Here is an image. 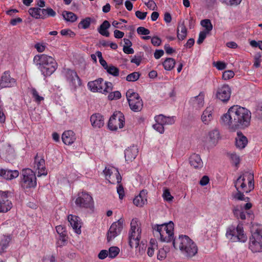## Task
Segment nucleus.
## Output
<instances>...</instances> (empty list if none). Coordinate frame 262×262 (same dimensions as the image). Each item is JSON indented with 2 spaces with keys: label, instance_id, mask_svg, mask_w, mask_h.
I'll list each match as a JSON object with an SVG mask.
<instances>
[{
  "label": "nucleus",
  "instance_id": "obj_1",
  "mask_svg": "<svg viewBox=\"0 0 262 262\" xmlns=\"http://www.w3.org/2000/svg\"><path fill=\"white\" fill-rule=\"evenodd\" d=\"M251 113L245 107L236 105L230 107L227 113L222 117L224 125L235 130L247 127L250 123Z\"/></svg>",
  "mask_w": 262,
  "mask_h": 262
},
{
  "label": "nucleus",
  "instance_id": "obj_2",
  "mask_svg": "<svg viewBox=\"0 0 262 262\" xmlns=\"http://www.w3.org/2000/svg\"><path fill=\"white\" fill-rule=\"evenodd\" d=\"M172 244L176 249H179L181 254L188 259L192 258L198 253V246L187 235H180L178 238L173 241Z\"/></svg>",
  "mask_w": 262,
  "mask_h": 262
},
{
  "label": "nucleus",
  "instance_id": "obj_3",
  "mask_svg": "<svg viewBox=\"0 0 262 262\" xmlns=\"http://www.w3.org/2000/svg\"><path fill=\"white\" fill-rule=\"evenodd\" d=\"M33 62L40 71L45 77L50 76L58 68V64L55 59L45 54L35 55Z\"/></svg>",
  "mask_w": 262,
  "mask_h": 262
},
{
  "label": "nucleus",
  "instance_id": "obj_4",
  "mask_svg": "<svg viewBox=\"0 0 262 262\" xmlns=\"http://www.w3.org/2000/svg\"><path fill=\"white\" fill-rule=\"evenodd\" d=\"M154 234L160 238L161 242H170L174 239V224L171 221L161 225H156L153 227Z\"/></svg>",
  "mask_w": 262,
  "mask_h": 262
},
{
  "label": "nucleus",
  "instance_id": "obj_5",
  "mask_svg": "<svg viewBox=\"0 0 262 262\" xmlns=\"http://www.w3.org/2000/svg\"><path fill=\"white\" fill-rule=\"evenodd\" d=\"M237 190H241L243 192L248 193L254 188V176L251 173H246L240 176L235 182Z\"/></svg>",
  "mask_w": 262,
  "mask_h": 262
},
{
  "label": "nucleus",
  "instance_id": "obj_6",
  "mask_svg": "<svg viewBox=\"0 0 262 262\" xmlns=\"http://www.w3.org/2000/svg\"><path fill=\"white\" fill-rule=\"evenodd\" d=\"M137 219H133L130 223L129 232V245L131 248H138L141 239V228Z\"/></svg>",
  "mask_w": 262,
  "mask_h": 262
},
{
  "label": "nucleus",
  "instance_id": "obj_7",
  "mask_svg": "<svg viewBox=\"0 0 262 262\" xmlns=\"http://www.w3.org/2000/svg\"><path fill=\"white\" fill-rule=\"evenodd\" d=\"M249 249L253 253L262 252V225L257 226L249 238Z\"/></svg>",
  "mask_w": 262,
  "mask_h": 262
},
{
  "label": "nucleus",
  "instance_id": "obj_8",
  "mask_svg": "<svg viewBox=\"0 0 262 262\" xmlns=\"http://www.w3.org/2000/svg\"><path fill=\"white\" fill-rule=\"evenodd\" d=\"M226 236L232 242L245 243L247 240V236L244 233L243 227L240 225H238L236 228L233 226L228 228Z\"/></svg>",
  "mask_w": 262,
  "mask_h": 262
},
{
  "label": "nucleus",
  "instance_id": "obj_9",
  "mask_svg": "<svg viewBox=\"0 0 262 262\" xmlns=\"http://www.w3.org/2000/svg\"><path fill=\"white\" fill-rule=\"evenodd\" d=\"M75 203L77 207L84 209H92L94 205L92 195L86 191L78 193Z\"/></svg>",
  "mask_w": 262,
  "mask_h": 262
},
{
  "label": "nucleus",
  "instance_id": "obj_10",
  "mask_svg": "<svg viewBox=\"0 0 262 262\" xmlns=\"http://www.w3.org/2000/svg\"><path fill=\"white\" fill-rule=\"evenodd\" d=\"M21 187L24 189L34 188L36 186V177L35 173L30 168L23 169L21 171Z\"/></svg>",
  "mask_w": 262,
  "mask_h": 262
},
{
  "label": "nucleus",
  "instance_id": "obj_11",
  "mask_svg": "<svg viewBox=\"0 0 262 262\" xmlns=\"http://www.w3.org/2000/svg\"><path fill=\"white\" fill-rule=\"evenodd\" d=\"M126 96L130 107L134 112H139L141 110L143 106V102L139 94L134 92L133 90H128Z\"/></svg>",
  "mask_w": 262,
  "mask_h": 262
},
{
  "label": "nucleus",
  "instance_id": "obj_12",
  "mask_svg": "<svg viewBox=\"0 0 262 262\" xmlns=\"http://www.w3.org/2000/svg\"><path fill=\"white\" fill-rule=\"evenodd\" d=\"M124 122L125 118L123 113L120 111L115 112L110 118L108 128L111 130H116L118 128H122Z\"/></svg>",
  "mask_w": 262,
  "mask_h": 262
},
{
  "label": "nucleus",
  "instance_id": "obj_13",
  "mask_svg": "<svg viewBox=\"0 0 262 262\" xmlns=\"http://www.w3.org/2000/svg\"><path fill=\"white\" fill-rule=\"evenodd\" d=\"M62 74L70 86L76 89L81 85V79L75 70L69 68L64 69Z\"/></svg>",
  "mask_w": 262,
  "mask_h": 262
},
{
  "label": "nucleus",
  "instance_id": "obj_14",
  "mask_svg": "<svg viewBox=\"0 0 262 262\" xmlns=\"http://www.w3.org/2000/svg\"><path fill=\"white\" fill-rule=\"evenodd\" d=\"M105 179L111 184L120 183L122 178L118 169L114 167H106L103 170Z\"/></svg>",
  "mask_w": 262,
  "mask_h": 262
},
{
  "label": "nucleus",
  "instance_id": "obj_15",
  "mask_svg": "<svg viewBox=\"0 0 262 262\" xmlns=\"http://www.w3.org/2000/svg\"><path fill=\"white\" fill-rule=\"evenodd\" d=\"M123 222L124 220L120 219L112 224L107 232V239L108 242L111 241L120 233L123 229Z\"/></svg>",
  "mask_w": 262,
  "mask_h": 262
},
{
  "label": "nucleus",
  "instance_id": "obj_16",
  "mask_svg": "<svg viewBox=\"0 0 262 262\" xmlns=\"http://www.w3.org/2000/svg\"><path fill=\"white\" fill-rule=\"evenodd\" d=\"M8 191L0 190V212H6L12 208V204L8 199Z\"/></svg>",
  "mask_w": 262,
  "mask_h": 262
},
{
  "label": "nucleus",
  "instance_id": "obj_17",
  "mask_svg": "<svg viewBox=\"0 0 262 262\" xmlns=\"http://www.w3.org/2000/svg\"><path fill=\"white\" fill-rule=\"evenodd\" d=\"M34 168L37 170V176H46L47 170L45 166V161L43 157L38 154L34 158Z\"/></svg>",
  "mask_w": 262,
  "mask_h": 262
},
{
  "label": "nucleus",
  "instance_id": "obj_18",
  "mask_svg": "<svg viewBox=\"0 0 262 262\" xmlns=\"http://www.w3.org/2000/svg\"><path fill=\"white\" fill-rule=\"evenodd\" d=\"M231 90L227 84H224L219 88L216 92V97L223 102L228 101L231 96Z\"/></svg>",
  "mask_w": 262,
  "mask_h": 262
},
{
  "label": "nucleus",
  "instance_id": "obj_19",
  "mask_svg": "<svg viewBox=\"0 0 262 262\" xmlns=\"http://www.w3.org/2000/svg\"><path fill=\"white\" fill-rule=\"evenodd\" d=\"M15 83L14 78L10 77L9 72H5L0 80V89L9 88L13 86Z\"/></svg>",
  "mask_w": 262,
  "mask_h": 262
},
{
  "label": "nucleus",
  "instance_id": "obj_20",
  "mask_svg": "<svg viewBox=\"0 0 262 262\" xmlns=\"http://www.w3.org/2000/svg\"><path fill=\"white\" fill-rule=\"evenodd\" d=\"M103 79L101 78L93 81H90L88 83L89 89L93 92L103 93Z\"/></svg>",
  "mask_w": 262,
  "mask_h": 262
},
{
  "label": "nucleus",
  "instance_id": "obj_21",
  "mask_svg": "<svg viewBox=\"0 0 262 262\" xmlns=\"http://www.w3.org/2000/svg\"><path fill=\"white\" fill-rule=\"evenodd\" d=\"M147 191L143 189L141 190L139 195L136 196L133 200V203L137 207H143L147 203Z\"/></svg>",
  "mask_w": 262,
  "mask_h": 262
},
{
  "label": "nucleus",
  "instance_id": "obj_22",
  "mask_svg": "<svg viewBox=\"0 0 262 262\" xmlns=\"http://www.w3.org/2000/svg\"><path fill=\"white\" fill-rule=\"evenodd\" d=\"M91 124L94 128H101L104 124L103 116L99 113L93 114L90 118Z\"/></svg>",
  "mask_w": 262,
  "mask_h": 262
},
{
  "label": "nucleus",
  "instance_id": "obj_23",
  "mask_svg": "<svg viewBox=\"0 0 262 262\" xmlns=\"http://www.w3.org/2000/svg\"><path fill=\"white\" fill-rule=\"evenodd\" d=\"M214 107L212 105H209L204 111L201 116V120L205 124H208L213 119V112Z\"/></svg>",
  "mask_w": 262,
  "mask_h": 262
},
{
  "label": "nucleus",
  "instance_id": "obj_24",
  "mask_svg": "<svg viewBox=\"0 0 262 262\" xmlns=\"http://www.w3.org/2000/svg\"><path fill=\"white\" fill-rule=\"evenodd\" d=\"M68 219L74 231L77 234H80L81 231L80 223L79 220V217L77 216L70 214L68 215Z\"/></svg>",
  "mask_w": 262,
  "mask_h": 262
},
{
  "label": "nucleus",
  "instance_id": "obj_25",
  "mask_svg": "<svg viewBox=\"0 0 262 262\" xmlns=\"http://www.w3.org/2000/svg\"><path fill=\"white\" fill-rule=\"evenodd\" d=\"M138 153V149L136 146H132L126 149L124 151L125 160L132 161L136 158Z\"/></svg>",
  "mask_w": 262,
  "mask_h": 262
},
{
  "label": "nucleus",
  "instance_id": "obj_26",
  "mask_svg": "<svg viewBox=\"0 0 262 262\" xmlns=\"http://www.w3.org/2000/svg\"><path fill=\"white\" fill-rule=\"evenodd\" d=\"M61 138L65 144L70 145L73 144L76 140L75 134L72 130H67L63 132Z\"/></svg>",
  "mask_w": 262,
  "mask_h": 262
},
{
  "label": "nucleus",
  "instance_id": "obj_27",
  "mask_svg": "<svg viewBox=\"0 0 262 262\" xmlns=\"http://www.w3.org/2000/svg\"><path fill=\"white\" fill-rule=\"evenodd\" d=\"M189 163L195 169H201L203 166V163L200 155L196 154H193L190 156Z\"/></svg>",
  "mask_w": 262,
  "mask_h": 262
},
{
  "label": "nucleus",
  "instance_id": "obj_28",
  "mask_svg": "<svg viewBox=\"0 0 262 262\" xmlns=\"http://www.w3.org/2000/svg\"><path fill=\"white\" fill-rule=\"evenodd\" d=\"M0 175L6 180H11L19 176V172L17 170H12L1 169L0 170Z\"/></svg>",
  "mask_w": 262,
  "mask_h": 262
},
{
  "label": "nucleus",
  "instance_id": "obj_29",
  "mask_svg": "<svg viewBox=\"0 0 262 262\" xmlns=\"http://www.w3.org/2000/svg\"><path fill=\"white\" fill-rule=\"evenodd\" d=\"M235 140L236 146L239 149L245 148L248 143L247 138L241 132H237Z\"/></svg>",
  "mask_w": 262,
  "mask_h": 262
},
{
  "label": "nucleus",
  "instance_id": "obj_30",
  "mask_svg": "<svg viewBox=\"0 0 262 262\" xmlns=\"http://www.w3.org/2000/svg\"><path fill=\"white\" fill-rule=\"evenodd\" d=\"M57 233L59 235V240L63 244L67 241L68 235L66 227L62 225H58L56 227Z\"/></svg>",
  "mask_w": 262,
  "mask_h": 262
},
{
  "label": "nucleus",
  "instance_id": "obj_31",
  "mask_svg": "<svg viewBox=\"0 0 262 262\" xmlns=\"http://www.w3.org/2000/svg\"><path fill=\"white\" fill-rule=\"evenodd\" d=\"M204 95L200 93L198 96L191 98V101L194 107L200 109L204 104Z\"/></svg>",
  "mask_w": 262,
  "mask_h": 262
},
{
  "label": "nucleus",
  "instance_id": "obj_32",
  "mask_svg": "<svg viewBox=\"0 0 262 262\" xmlns=\"http://www.w3.org/2000/svg\"><path fill=\"white\" fill-rule=\"evenodd\" d=\"M110 24L107 20H104L98 29V32L102 36L109 37L110 33L107 30L110 27Z\"/></svg>",
  "mask_w": 262,
  "mask_h": 262
},
{
  "label": "nucleus",
  "instance_id": "obj_33",
  "mask_svg": "<svg viewBox=\"0 0 262 262\" xmlns=\"http://www.w3.org/2000/svg\"><path fill=\"white\" fill-rule=\"evenodd\" d=\"M187 29L183 23L179 25L177 29V37L180 40H184L187 36Z\"/></svg>",
  "mask_w": 262,
  "mask_h": 262
},
{
  "label": "nucleus",
  "instance_id": "obj_34",
  "mask_svg": "<svg viewBox=\"0 0 262 262\" xmlns=\"http://www.w3.org/2000/svg\"><path fill=\"white\" fill-rule=\"evenodd\" d=\"M208 141L212 144L214 145L216 144L220 138V133L218 130L214 129L210 132L208 134Z\"/></svg>",
  "mask_w": 262,
  "mask_h": 262
},
{
  "label": "nucleus",
  "instance_id": "obj_35",
  "mask_svg": "<svg viewBox=\"0 0 262 262\" xmlns=\"http://www.w3.org/2000/svg\"><path fill=\"white\" fill-rule=\"evenodd\" d=\"M175 64L176 61L172 58H167L162 63L164 69L167 71L171 70L174 68Z\"/></svg>",
  "mask_w": 262,
  "mask_h": 262
},
{
  "label": "nucleus",
  "instance_id": "obj_36",
  "mask_svg": "<svg viewBox=\"0 0 262 262\" xmlns=\"http://www.w3.org/2000/svg\"><path fill=\"white\" fill-rule=\"evenodd\" d=\"M11 241L10 236H4L0 241V254L5 251Z\"/></svg>",
  "mask_w": 262,
  "mask_h": 262
},
{
  "label": "nucleus",
  "instance_id": "obj_37",
  "mask_svg": "<svg viewBox=\"0 0 262 262\" xmlns=\"http://www.w3.org/2000/svg\"><path fill=\"white\" fill-rule=\"evenodd\" d=\"M41 18L45 19L47 17H54L56 13L51 8L41 9Z\"/></svg>",
  "mask_w": 262,
  "mask_h": 262
},
{
  "label": "nucleus",
  "instance_id": "obj_38",
  "mask_svg": "<svg viewBox=\"0 0 262 262\" xmlns=\"http://www.w3.org/2000/svg\"><path fill=\"white\" fill-rule=\"evenodd\" d=\"M62 16L67 21L73 23L77 19V15L72 12L65 11L62 13Z\"/></svg>",
  "mask_w": 262,
  "mask_h": 262
},
{
  "label": "nucleus",
  "instance_id": "obj_39",
  "mask_svg": "<svg viewBox=\"0 0 262 262\" xmlns=\"http://www.w3.org/2000/svg\"><path fill=\"white\" fill-rule=\"evenodd\" d=\"M91 21L92 18L90 17H87L80 21L78 25V27L79 29H86L90 27Z\"/></svg>",
  "mask_w": 262,
  "mask_h": 262
},
{
  "label": "nucleus",
  "instance_id": "obj_40",
  "mask_svg": "<svg viewBox=\"0 0 262 262\" xmlns=\"http://www.w3.org/2000/svg\"><path fill=\"white\" fill-rule=\"evenodd\" d=\"M41 8H31L29 9L28 12L29 14L36 19L41 18Z\"/></svg>",
  "mask_w": 262,
  "mask_h": 262
},
{
  "label": "nucleus",
  "instance_id": "obj_41",
  "mask_svg": "<svg viewBox=\"0 0 262 262\" xmlns=\"http://www.w3.org/2000/svg\"><path fill=\"white\" fill-rule=\"evenodd\" d=\"M105 70L109 74L114 77H117L119 75V69L113 64H110Z\"/></svg>",
  "mask_w": 262,
  "mask_h": 262
},
{
  "label": "nucleus",
  "instance_id": "obj_42",
  "mask_svg": "<svg viewBox=\"0 0 262 262\" xmlns=\"http://www.w3.org/2000/svg\"><path fill=\"white\" fill-rule=\"evenodd\" d=\"M120 249L115 246L111 247L108 251V257L111 258H115L119 253Z\"/></svg>",
  "mask_w": 262,
  "mask_h": 262
},
{
  "label": "nucleus",
  "instance_id": "obj_43",
  "mask_svg": "<svg viewBox=\"0 0 262 262\" xmlns=\"http://www.w3.org/2000/svg\"><path fill=\"white\" fill-rule=\"evenodd\" d=\"M201 25L206 29L207 33L212 30L213 26L210 19H205L201 20Z\"/></svg>",
  "mask_w": 262,
  "mask_h": 262
},
{
  "label": "nucleus",
  "instance_id": "obj_44",
  "mask_svg": "<svg viewBox=\"0 0 262 262\" xmlns=\"http://www.w3.org/2000/svg\"><path fill=\"white\" fill-rule=\"evenodd\" d=\"M31 93L32 95V97L34 99L35 101L37 103H40L41 101L43 100V97L39 95L38 92L35 88H32L31 89Z\"/></svg>",
  "mask_w": 262,
  "mask_h": 262
},
{
  "label": "nucleus",
  "instance_id": "obj_45",
  "mask_svg": "<svg viewBox=\"0 0 262 262\" xmlns=\"http://www.w3.org/2000/svg\"><path fill=\"white\" fill-rule=\"evenodd\" d=\"M140 76V74L139 72H134L128 74L126 77V80L127 81H135L139 78Z\"/></svg>",
  "mask_w": 262,
  "mask_h": 262
},
{
  "label": "nucleus",
  "instance_id": "obj_46",
  "mask_svg": "<svg viewBox=\"0 0 262 262\" xmlns=\"http://www.w3.org/2000/svg\"><path fill=\"white\" fill-rule=\"evenodd\" d=\"M222 3L230 6H236L238 5L242 0H220Z\"/></svg>",
  "mask_w": 262,
  "mask_h": 262
},
{
  "label": "nucleus",
  "instance_id": "obj_47",
  "mask_svg": "<svg viewBox=\"0 0 262 262\" xmlns=\"http://www.w3.org/2000/svg\"><path fill=\"white\" fill-rule=\"evenodd\" d=\"M121 97V94L118 91L111 92L108 95V99L110 100L119 99Z\"/></svg>",
  "mask_w": 262,
  "mask_h": 262
},
{
  "label": "nucleus",
  "instance_id": "obj_48",
  "mask_svg": "<svg viewBox=\"0 0 262 262\" xmlns=\"http://www.w3.org/2000/svg\"><path fill=\"white\" fill-rule=\"evenodd\" d=\"M253 215L252 213H251V211H244L242 210L239 214L238 219H240L242 220H244L248 217L252 219L253 217Z\"/></svg>",
  "mask_w": 262,
  "mask_h": 262
},
{
  "label": "nucleus",
  "instance_id": "obj_49",
  "mask_svg": "<svg viewBox=\"0 0 262 262\" xmlns=\"http://www.w3.org/2000/svg\"><path fill=\"white\" fill-rule=\"evenodd\" d=\"M34 48L36 49L38 52H43L45 51L46 43L44 42H37L34 45Z\"/></svg>",
  "mask_w": 262,
  "mask_h": 262
},
{
  "label": "nucleus",
  "instance_id": "obj_50",
  "mask_svg": "<svg viewBox=\"0 0 262 262\" xmlns=\"http://www.w3.org/2000/svg\"><path fill=\"white\" fill-rule=\"evenodd\" d=\"M118 186L117 187V191L119 194V198L120 200H122L124 196V190L122 185L120 183H117Z\"/></svg>",
  "mask_w": 262,
  "mask_h": 262
},
{
  "label": "nucleus",
  "instance_id": "obj_51",
  "mask_svg": "<svg viewBox=\"0 0 262 262\" xmlns=\"http://www.w3.org/2000/svg\"><path fill=\"white\" fill-rule=\"evenodd\" d=\"M60 34L62 36H67L70 37H74L76 35L75 33L70 29H62L60 31Z\"/></svg>",
  "mask_w": 262,
  "mask_h": 262
},
{
  "label": "nucleus",
  "instance_id": "obj_52",
  "mask_svg": "<svg viewBox=\"0 0 262 262\" xmlns=\"http://www.w3.org/2000/svg\"><path fill=\"white\" fill-rule=\"evenodd\" d=\"M234 76V73L231 70H228L225 71L222 75V78L224 80H229L230 78L233 77Z\"/></svg>",
  "mask_w": 262,
  "mask_h": 262
},
{
  "label": "nucleus",
  "instance_id": "obj_53",
  "mask_svg": "<svg viewBox=\"0 0 262 262\" xmlns=\"http://www.w3.org/2000/svg\"><path fill=\"white\" fill-rule=\"evenodd\" d=\"M113 85L112 83L110 82H104L103 89L104 90L103 93L110 92L113 90Z\"/></svg>",
  "mask_w": 262,
  "mask_h": 262
},
{
  "label": "nucleus",
  "instance_id": "obj_54",
  "mask_svg": "<svg viewBox=\"0 0 262 262\" xmlns=\"http://www.w3.org/2000/svg\"><path fill=\"white\" fill-rule=\"evenodd\" d=\"M163 198L164 200L167 201H171L173 199V197L171 195L170 192L168 189H166L164 190Z\"/></svg>",
  "mask_w": 262,
  "mask_h": 262
},
{
  "label": "nucleus",
  "instance_id": "obj_55",
  "mask_svg": "<svg viewBox=\"0 0 262 262\" xmlns=\"http://www.w3.org/2000/svg\"><path fill=\"white\" fill-rule=\"evenodd\" d=\"M138 34L147 35L150 34V31L143 27H139L137 29Z\"/></svg>",
  "mask_w": 262,
  "mask_h": 262
},
{
  "label": "nucleus",
  "instance_id": "obj_56",
  "mask_svg": "<svg viewBox=\"0 0 262 262\" xmlns=\"http://www.w3.org/2000/svg\"><path fill=\"white\" fill-rule=\"evenodd\" d=\"M142 58L140 55H135L131 59L130 62L132 63L136 64L137 66H139Z\"/></svg>",
  "mask_w": 262,
  "mask_h": 262
},
{
  "label": "nucleus",
  "instance_id": "obj_57",
  "mask_svg": "<svg viewBox=\"0 0 262 262\" xmlns=\"http://www.w3.org/2000/svg\"><path fill=\"white\" fill-rule=\"evenodd\" d=\"M164 125L156 123L153 125L152 127L156 130L160 134H163L164 132Z\"/></svg>",
  "mask_w": 262,
  "mask_h": 262
},
{
  "label": "nucleus",
  "instance_id": "obj_58",
  "mask_svg": "<svg viewBox=\"0 0 262 262\" xmlns=\"http://www.w3.org/2000/svg\"><path fill=\"white\" fill-rule=\"evenodd\" d=\"M230 158L232 161L233 164H234L235 166H237L239 164V158L235 154H231L230 155Z\"/></svg>",
  "mask_w": 262,
  "mask_h": 262
},
{
  "label": "nucleus",
  "instance_id": "obj_59",
  "mask_svg": "<svg viewBox=\"0 0 262 262\" xmlns=\"http://www.w3.org/2000/svg\"><path fill=\"white\" fill-rule=\"evenodd\" d=\"M166 257V252L165 250L163 248L159 250L158 253L157 254V258L159 260H163Z\"/></svg>",
  "mask_w": 262,
  "mask_h": 262
},
{
  "label": "nucleus",
  "instance_id": "obj_60",
  "mask_svg": "<svg viewBox=\"0 0 262 262\" xmlns=\"http://www.w3.org/2000/svg\"><path fill=\"white\" fill-rule=\"evenodd\" d=\"M165 116L162 114L156 116L155 117V120L156 123L165 125Z\"/></svg>",
  "mask_w": 262,
  "mask_h": 262
},
{
  "label": "nucleus",
  "instance_id": "obj_61",
  "mask_svg": "<svg viewBox=\"0 0 262 262\" xmlns=\"http://www.w3.org/2000/svg\"><path fill=\"white\" fill-rule=\"evenodd\" d=\"M207 33V32H206L205 31H201L199 33V38L197 40L198 44L200 45L204 41V39L206 37Z\"/></svg>",
  "mask_w": 262,
  "mask_h": 262
},
{
  "label": "nucleus",
  "instance_id": "obj_62",
  "mask_svg": "<svg viewBox=\"0 0 262 262\" xmlns=\"http://www.w3.org/2000/svg\"><path fill=\"white\" fill-rule=\"evenodd\" d=\"M145 5L150 10H155L156 6V4L153 0H148V2H144Z\"/></svg>",
  "mask_w": 262,
  "mask_h": 262
},
{
  "label": "nucleus",
  "instance_id": "obj_63",
  "mask_svg": "<svg viewBox=\"0 0 262 262\" xmlns=\"http://www.w3.org/2000/svg\"><path fill=\"white\" fill-rule=\"evenodd\" d=\"M147 14L146 12H143L139 10L135 12L136 17L141 20H144L146 18Z\"/></svg>",
  "mask_w": 262,
  "mask_h": 262
},
{
  "label": "nucleus",
  "instance_id": "obj_64",
  "mask_svg": "<svg viewBox=\"0 0 262 262\" xmlns=\"http://www.w3.org/2000/svg\"><path fill=\"white\" fill-rule=\"evenodd\" d=\"M151 42L154 46H159L161 43V40L158 36H154L151 38Z\"/></svg>",
  "mask_w": 262,
  "mask_h": 262
}]
</instances>
